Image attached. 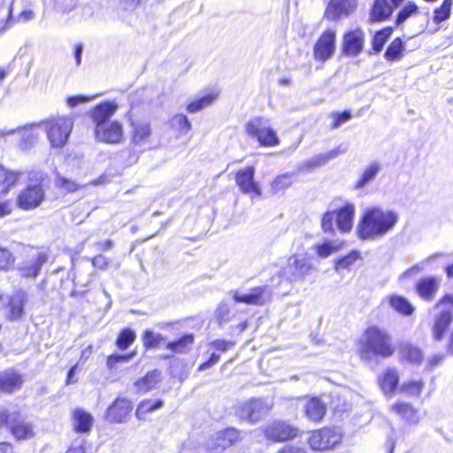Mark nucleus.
Returning a JSON list of instances; mask_svg holds the SVG:
<instances>
[{
	"label": "nucleus",
	"mask_w": 453,
	"mask_h": 453,
	"mask_svg": "<svg viewBox=\"0 0 453 453\" xmlns=\"http://www.w3.org/2000/svg\"><path fill=\"white\" fill-rule=\"evenodd\" d=\"M25 174L24 172H9L0 165V187L4 190L14 186L19 180Z\"/></svg>",
	"instance_id": "39"
},
{
	"label": "nucleus",
	"mask_w": 453,
	"mask_h": 453,
	"mask_svg": "<svg viewBox=\"0 0 453 453\" xmlns=\"http://www.w3.org/2000/svg\"><path fill=\"white\" fill-rule=\"evenodd\" d=\"M95 140L107 144H119L124 140L122 123L111 120L94 127Z\"/></svg>",
	"instance_id": "8"
},
{
	"label": "nucleus",
	"mask_w": 453,
	"mask_h": 453,
	"mask_svg": "<svg viewBox=\"0 0 453 453\" xmlns=\"http://www.w3.org/2000/svg\"><path fill=\"white\" fill-rule=\"evenodd\" d=\"M364 43V31L359 28L351 30L343 35L342 51L348 57H357L362 52Z\"/></svg>",
	"instance_id": "15"
},
{
	"label": "nucleus",
	"mask_w": 453,
	"mask_h": 453,
	"mask_svg": "<svg viewBox=\"0 0 453 453\" xmlns=\"http://www.w3.org/2000/svg\"><path fill=\"white\" fill-rule=\"evenodd\" d=\"M254 175L255 168L253 166L239 170L235 175L236 184L243 194H253L260 196L261 189L259 185L255 182Z\"/></svg>",
	"instance_id": "18"
},
{
	"label": "nucleus",
	"mask_w": 453,
	"mask_h": 453,
	"mask_svg": "<svg viewBox=\"0 0 453 453\" xmlns=\"http://www.w3.org/2000/svg\"><path fill=\"white\" fill-rule=\"evenodd\" d=\"M401 356L403 359L412 364H418L423 358L421 350L410 344L402 346Z\"/></svg>",
	"instance_id": "44"
},
{
	"label": "nucleus",
	"mask_w": 453,
	"mask_h": 453,
	"mask_svg": "<svg viewBox=\"0 0 453 453\" xmlns=\"http://www.w3.org/2000/svg\"><path fill=\"white\" fill-rule=\"evenodd\" d=\"M73 427L79 433H87L90 431L93 417L81 409H77L73 411Z\"/></svg>",
	"instance_id": "33"
},
{
	"label": "nucleus",
	"mask_w": 453,
	"mask_h": 453,
	"mask_svg": "<svg viewBox=\"0 0 453 453\" xmlns=\"http://www.w3.org/2000/svg\"><path fill=\"white\" fill-rule=\"evenodd\" d=\"M438 287L439 281L434 277H429L420 280L416 286V290L422 299L430 301L434 299Z\"/></svg>",
	"instance_id": "29"
},
{
	"label": "nucleus",
	"mask_w": 453,
	"mask_h": 453,
	"mask_svg": "<svg viewBox=\"0 0 453 453\" xmlns=\"http://www.w3.org/2000/svg\"><path fill=\"white\" fill-rule=\"evenodd\" d=\"M306 417L314 422L320 421L326 414V407L319 398L312 397L307 401L304 406Z\"/></svg>",
	"instance_id": "30"
},
{
	"label": "nucleus",
	"mask_w": 453,
	"mask_h": 453,
	"mask_svg": "<svg viewBox=\"0 0 453 453\" xmlns=\"http://www.w3.org/2000/svg\"><path fill=\"white\" fill-rule=\"evenodd\" d=\"M335 49V32L325 31L314 45L313 56L318 61L324 62L330 58Z\"/></svg>",
	"instance_id": "14"
},
{
	"label": "nucleus",
	"mask_w": 453,
	"mask_h": 453,
	"mask_svg": "<svg viewBox=\"0 0 453 453\" xmlns=\"http://www.w3.org/2000/svg\"><path fill=\"white\" fill-rule=\"evenodd\" d=\"M46 260L47 257L44 254H39L35 258L24 262L19 268L21 276L26 278L36 277Z\"/></svg>",
	"instance_id": "32"
},
{
	"label": "nucleus",
	"mask_w": 453,
	"mask_h": 453,
	"mask_svg": "<svg viewBox=\"0 0 453 453\" xmlns=\"http://www.w3.org/2000/svg\"><path fill=\"white\" fill-rule=\"evenodd\" d=\"M264 433L268 440L284 441L299 436L301 431L286 422L273 421L265 427Z\"/></svg>",
	"instance_id": "11"
},
{
	"label": "nucleus",
	"mask_w": 453,
	"mask_h": 453,
	"mask_svg": "<svg viewBox=\"0 0 453 453\" xmlns=\"http://www.w3.org/2000/svg\"><path fill=\"white\" fill-rule=\"evenodd\" d=\"M160 380L161 372L157 370H154L136 380L134 387L136 392L145 394L153 389Z\"/></svg>",
	"instance_id": "31"
},
{
	"label": "nucleus",
	"mask_w": 453,
	"mask_h": 453,
	"mask_svg": "<svg viewBox=\"0 0 453 453\" xmlns=\"http://www.w3.org/2000/svg\"><path fill=\"white\" fill-rule=\"evenodd\" d=\"M170 126L181 134H188L191 129V123L183 114H176L170 119Z\"/></svg>",
	"instance_id": "45"
},
{
	"label": "nucleus",
	"mask_w": 453,
	"mask_h": 453,
	"mask_svg": "<svg viewBox=\"0 0 453 453\" xmlns=\"http://www.w3.org/2000/svg\"><path fill=\"white\" fill-rule=\"evenodd\" d=\"M342 440V434L335 427H324L311 433L309 444L313 450L328 449Z\"/></svg>",
	"instance_id": "9"
},
{
	"label": "nucleus",
	"mask_w": 453,
	"mask_h": 453,
	"mask_svg": "<svg viewBox=\"0 0 453 453\" xmlns=\"http://www.w3.org/2000/svg\"><path fill=\"white\" fill-rule=\"evenodd\" d=\"M28 184L17 197V205L25 211L39 207L45 199L46 189L50 187L48 175L41 171H30L27 173Z\"/></svg>",
	"instance_id": "3"
},
{
	"label": "nucleus",
	"mask_w": 453,
	"mask_h": 453,
	"mask_svg": "<svg viewBox=\"0 0 453 453\" xmlns=\"http://www.w3.org/2000/svg\"><path fill=\"white\" fill-rule=\"evenodd\" d=\"M380 171V165L379 163H372L370 165L363 173V175L356 183V188H362L367 183L371 182Z\"/></svg>",
	"instance_id": "46"
},
{
	"label": "nucleus",
	"mask_w": 453,
	"mask_h": 453,
	"mask_svg": "<svg viewBox=\"0 0 453 453\" xmlns=\"http://www.w3.org/2000/svg\"><path fill=\"white\" fill-rule=\"evenodd\" d=\"M27 302L28 294L26 291H15L9 298L6 319L12 321L21 319L25 315V305Z\"/></svg>",
	"instance_id": "16"
},
{
	"label": "nucleus",
	"mask_w": 453,
	"mask_h": 453,
	"mask_svg": "<svg viewBox=\"0 0 453 453\" xmlns=\"http://www.w3.org/2000/svg\"><path fill=\"white\" fill-rule=\"evenodd\" d=\"M219 89L216 87L207 88L201 95L194 98L188 105L189 113L197 112L210 106L219 96Z\"/></svg>",
	"instance_id": "26"
},
{
	"label": "nucleus",
	"mask_w": 453,
	"mask_h": 453,
	"mask_svg": "<svg viewBox=\"0 0 453 453\" xmlns=\"http://www.w3.org/2000/svg\"><path fill=\"white\" fill-rule=\"evenodd\" d=\"M56 185L67 192H75L80 188V185L77 184L75 181L64 178L62 176L57 177Z\"/></svg>",
	"instance_id": "53"
},
{
	"label": "nucleus",
	"mask_w": 453,
	"mask_h": 453,
	"mask_svg": "<svg viewBox=\"0 0 453 453\" xmlns=\"http://www.w3.org/2000/svg\"><path fill=\"white\" fill-rule=\"evenodd\" d=\"M344 245L342 241H328L325 242L321 244H316L314 249L318 254V256L321 258H326L331 254L341 250Z\"/></svg>",
	"instance_id": "38"
},
{
	"label": "nucleus",
	"mask_w": 453,
	"mask_h": 453,
	"mask_svg": "<svg viewBox=\"0 0 453 453\" xmlns=\"http://www.w3.org/2000/svg\"><path fill=\"white\" fill-rule=\"evenodd\" d=\"M230 313V309L228 305L225 302H221L217 310L216 316L219 321H226L228 319V316Z\"/></svg>",
	"instance_id": "60"
},
{
	"label": "nucleus",
	"mask_w": 453,
	"mask_h": 453,
	"mask_svg": "<svg viewBox=\"0 0 453 453\" xmlns=\"http://www.w3.org/2000/svg\"><path fill=\"white\" fill-rule=\"evenodd\" d=\"M134 356V352L127 355L114 354L108 357L107 365L109 368H113L117 363L127 362Z\"/></svg>",
	"instance_id": "55"
},
{
	"label": "nucleus",
	"mask_w": 453,
	"mask_h": 453,
	"mask_svg": "<svg viewBox=\"0 0 453 453\" xmlns=\"http://www.w3.org/2000/svg\"><path fill=\"white\" fill-rule=\"evenodd\" d=\"M277 453H306V451L299 447L295 446H284L280 450H279Z\"/></svg>",
	"instance_id": "64"
},
{
	"label": "nucleus",
	"mask_w": 453,
	"mask_h": 453,
	"mask_svg": "<svg viewBox=\"0 0 453 453\" xmlns=\"http://www.w3.org/2000/svg\"><path fill=\"white\" fill-rule=\"evenodd\" d=\"M12 262V254L5 249H0V270H6Z\"/></svg>",
	"instance_id": "56"
},
{
	"label": "nucleus",
	"mask_w": 453,
	"mask_h": 453,
	"mask_svg": "<svg viewBox=\"0 0 453 453\" xmlns=\"http://www.w3.org/2000/svg\"><path fill=\"white\" fill-rule=\"evenodd\" d=\"M361 360L370 362L375 357L387 358L395 353L390 334L384 328L370 326L357 341Z\"/></svg>",
	"instance_id": "2"
},
{
	"label": "nucleus",
	"mask_w": 453,
	"mask_h": 453,
	"mask_svg": "<svg viewBox=\"0 0 453 453\" xmlns=\"http://www.w3.org/2000/svg\"><path fill=\"white\" fill-rule=\"evenodd\" d=\"M313 265L306 254H295L288 257L281 269V276L290 283L303 282L313 271Z\"/></svg>",
	"instance_id": "6"
},
{
	"label": "nucleus",
	"mask_w": 453,
	"mask_h": 453,
	"mask_svg": "<svg viewBox=\"0 0 453 453\" xmlns=\"http://www.w3.org/2000/svg\"><path fill=\"white\" fill-rule=\"evenodd\" d=\"M219 360V355L216 353H212L206 362L201 364L198 367L199 371H205L211 368L213 365L217 364Z\"/></svg>",
	"instance_id": "63"
},
{
	"label": "nucleus",
	"mask_w": 453,
	"mask_h": 453,
	"mask_svg": "<svg viewBox=\"0 0 453 453\" xmlns=\"http://www.w3.org/2000/svg\"><path fill=\"white\" fill-rule=\"evenodd\" d=\"M165 340L162 334L150 330H146L142 336L143 344L146 348H157Z\"/></svg>",
	"instance_id": "49"
},
{
	"label": "nucleus",
	"mask_w": 453,
	"mask_h": 453,
	"mask_svg": "<svg viewBox=\"0 0 453 453\" xmlns=\"http://www.w3.org/2000/svg\"><path fill=\"white\" fill-rule=\"evenodd\" d=\"M333 117L334 118V121L332 124V128H337L342 124L349 121L351 119V114L349 111H345L342 113H334Z\"/></svg>",
	"instance_id": "57"
},
{
	"label": "nucleus",
	"mask_w": 453,
	"mask_h": 453,
	"mask_svg": "<svg viewBox=\"0 0 453 453\" xmlns=\"http://www.w3.org/2000/svg\"><path fill=\"white\" fill-rule=\"evenodd\" d=\"M133 410L132 402L118 397L106 410L105 418L110 423L121 424L128 420Z\"/></svg>",
	"instance_id": "12"
},
{
	"label": "nucleus",
	"mask_w": 453,
	"mask_h": 453,
	"mask_svg": "<svg viewBox=\"0 0 453 453\" xmlns=\"http://www.w3.org/2000/svg\"><path fill=\"white\" fill-rule=\"evenodd\" d=\"M41 125L50 146L62 149L68 142L73 127V119L69 116H54L42 121Z\"/></svg>",
	"instance_id": "4"
},
{
	"label": "nucleus",
	"mask_w": 453,
	"mask_h": 453,
	"mask_svg": "<svg viewBox=\"0 0 453 453\" xmlns=\"http://www.w3.org/2000/svg\"><path fill=\"white\" fill-rule=\"evenodd\" d=\"M389 303L391 307L396 311L397 312L408 316L412 314L414 311V307L410 303V302L400 296H392L389 298Z\"/></svg>",
	"instance_id": "42"
},
{
	"label": "nucleus",
	"mask_w": 453,
	"mask_h": 453,
	"mask_svg": "<svg viewBox=\"0 0 453 453\" xmlns=\"http://www.w3.org/2000/svg\"><path fill=\"white\" fill-rule=\"evenodd\" d=\"M23 383V376L13 369L0 372V392L13 393L19 390Z\"/></svg>",
	"instance_id": "25"
},
{
	"label": "nucleus",
	"mask_w": 453,
	"mask_h": 453,
	"mask_svg": "<svg viewBox=\"0 0 453 453\" xmlns=\"http://www.w3.org/2000/svg\"><path fill=\"white\" fill-rule=\"evenodd\" d=\"M210 345L216 350L226 352L229 349L233 348L234 343L225 340H216L210 343Z\"/></svg>",
	"instance_id": "59"
},
{
	"label": "nucleus",
	"mask_w": 453,
	"mask_h": 453,
	"mask_svg": "<svg viewBox=\"0 0 453 453\" xmlns=\"http://www.w3.org/2000/svg\"><path fill=\"white\" fill-rule=\"evenodd\" d=\"M66 453H86V443L83 440H77L73 442Z\"/></svg>",
	"instance_id": "62"
},
{
	"label": "nucleus",
	"mask_w": 453,
	"mask_h": 453,
	"mask_svg": "<svg viewBox=\"0 0 453 453\" xmlns=\"http://www.w3.org/2000/svg\"><path fill=\"white\" fill-rule=\"evenodd\" d=\"M452 4L453 0H443L441 5L434 10V21L436 24H439L449 18Z\"/></svg>",
	"instance_id": "48"
},
{
	"label": "nucleus",
	"mask_w": 453,
	"mask_h": 453,
	"mask_svg": "<svg viewBox=\"0 0 453 453\" xmlns=\"http://www.w3.org/2000/svg\"><path fill=\"white\" fill-rule=\"evenodd\" d=\"M95 97H96V96H69L66 100V103H67L68 106L75 107L80 104L88 103L90 100L94 99Z\"/></svg>",
	"instance_id": "58"
},
{
	"label": "nucleus",
	"mask_w": 453,
	"mask_h": 453,
	"mask_svg": "<svg viewBox=\"0 0 453 453\" xmlns=\"http://www.w3.org/2000/svg\"><path fill=\"white\" fill-rule=\"evenodd\" d=\"M131 127V145L143 150L149 148L152 135L150 123L146 120H134Z\"/></svg>",
	"instance_id": "13"
},
{
	"label": "nucleus",
	"mask_w": 453,
	"mask_h": 453,
	"mask_svg": "<svg viewBox=\"0 0 453 453\" xmlns=\"http://www.w3.org/2000/svg\"><path fill=\"white\" fill-rule=\"evenodd\" d=\"M246 133L257 140L260 145L273 147L280 141L275 131L269 126L268 121L263 118H253L246 124Z\"/></svg>",
	"instance_id": "7"
},
{
	"label": "nucleus",
	"mask_w": 453,
	"mask_h": 453,
	"mask_svg": "<svg viewBox=\"0 0 453 453\" xmlns=\"http://www.w3.org/2000/svg\"><path fill=\"white\" fill-rule=\"evenodd\" d=\"M399 219L398 214L381 207L367 208L357 226V234L361 240H378L392 232Z\"/></svg>",
	"instance_id": "1"
},
{
	"label": "nucleus",
	"mask_w": 453,
	"mask_h": 453,
	"mask_svg": "<svg viewBox=\"0 0 453 453\" xmlns=\"http://www.w3.org/2000/svg\"><path fill=\"white\" fill-rule=\"evenodd\" d=\"M134 339L135 334L132 330L127 328L121 331L117 339L116 344L119 349L123 350L127 349L134 342Z\"/></svg>",
	"instance_id": "50"
},
{
	"label": "nucleus",
	"mask_w": 453,
	"mask_h": 453,
	"mask_svg": "<svg viewBox=\"0 0 453 453\" xmlns=\"http://www.w3.org/2000/svg\"><path fill=\"white\" fill-rule=\"evenodd\" d=\"M193 344L194 335L192 334H187L176 341L168 342L166 349L173 353L186 354L190 351Z\"/></svg>",
	"instance_id": "34"
},
{
	"label": "nucleus",
	"mask_w": 453,
	"mask_h": 453,
	"mask_svg": "<svg viewBox=\"0 0 453 453\" xmlns=\"http://www.w3.org/2000/svg\"><path fill=\"white\" fill-rule=\"evenodd\" d=\"M360 254L359 252L353 250L349 253L347 256L340 258L335 264V270L339 271L341 269H348L351 265H353L357 259H359Z\"/></svg>",
	"instance_id": "52"
},
{
	"label": "nucleus",
	"mask_w": 453,
	"mask_h": 453,
	"mask_svg": "<svg viewBox=\"0 0 453 453\" xmlns=\"http://www.w3.org/2000/svg\"><path fill=\"white\" fill-rule=\"evenodd\" d=\"M390 410L410 425H417L420 420L418 411L411 403L396 402L391 405Z\"/></svg>",
	"instance_id": "28"
},
{
	"label": "nucleus",
	"mask_w": 453,
	"mask_h": 453,
	"mask_svg": "<svg viewBox=\"0 0 453 453\" xmlns=\"http://www.w3.org/2000/svg\"><path fill=\"white\" fill-rule=\"evenodd\" d=\"M95 6L92 4H84L78 10L79 19L81 21H87L92 19L95 15Z\"/></svg>",
	"instance_id": "54"
},
{
	"label": "nucleus",
	"mask_w": 453,
	"mask_h": 453,
	"mask_svg": "<svg viewBox=\"0 0 453 453\" xmlns=\"http://www.w3.org/2000/svg\"><path fill=\"white\" fill-rule=\"evenodd\" d=\"M230 295L236 303H244L246 304L252 305H262L270 297V293L267 287H257L250 289L249 293L245 294L233 290L230 292Z\"/></svg>",
	"instance_id": "17"
},
{
	"label": "nucleus",
	"mask_w": 453,
	"mask_h": 453,
	"mask_svg": "<svg viewBox=\"0 0 453 453\" xmlns=\"http://www.w3.org/2000/svg\"><path fill=\"white\" fill-rule=\"evenodd\" d=\"M117 109L118 104L114 102H104L95 106L90 112L94 126L110 122V118L113 116Z\"/></svg>",
	"instance_id": "27"
},
{
	"label": "nucleus",
	"mask_w": 453,
	"mask_h": 453,
	"mask_svg": "<svg viewBox=\"0 0 453 453\" xmlns=\"http://www.w3.org/2000/svg\"><path fill=\"white\" fill-rule=\"evenodd\" d=\"M357 0H331L325 12V17L329 19L348 16L357 8Z\"/></svg>",
	"instance_id": "21"
},
{
	"label": "nucleus",
	"mask_w": 453,
	"mask_h": 453,
	"mask_svg": "<svg viewBox=\"0 0 453 453\" xmlns=\"http://www.w3.org/2000/svg\"><path fill=\"white\" fill-rule=\"evenodd\" d=\"M425 383L422 380H410L403 382L398 388V391L410 397H418L420 395Z\"/></svg>",
	"instance_id": "43"
},
{
	"label": "nucleus",
	"mask_w": 453,
	"mask_h": 453,
	"mask_svg": "<svg viewBox=\"0 0 453 453\" xmlns=\"http://www.w3.org/2000/svg\"><path fill=\"white\" fill-rule=\"evenodd\" d=\"M392 12L393 8L388 0H375L371 12V19L372 21L383 20L388 19Z\"/></svg>",
	"instance_id": "36"
},
{
	"label": "nucleus",
	"mask_w": 453,
	"mask_h": 453,
	"mask_svg": "<svg viewBox=\"0 0 453 453\" xmlns=\"http://www.w3.org/2000/svg\"><path fill=\"white\" fill-rule=\"evenodd\" d=\"M163 406L161 400H144L141 402L136 409L135 416L139 420H145L146 415L153 411L158 410Z\"/></svg>",
	"instance_id": "40"
},
{
	"label": "nucleus",
	"mask_w": 453,
	"mask_h": 453,
	"mask_svg": "<svg viewBox=\"0 0 453 453\" xmlns=\"http://www.w3.org/2000/svg\"><path fill=\"white\" fill-rule=\"evenodd\" d=\"M355 206L352 203H346L337 211H327L321 220V227L325 233H334V221L337 228L342 233H349L353 226Z\"/></svg>",
	"instance_id": "5"
},
{
	"label": "nucleus",
	"mask_w": 453,
	"mask_h": 453,
	"mask_svg": "<svg viewBox=\"0 0 453 453\" xmlns=\"http://www.w3.org/2000/svg\"><path fill=\"white\" fill-rule=\"evenodd\" d=\"M296 177V174L295 173H286L277 176L270 186L272 194L276 195L284 192L295 182Z\"/></svg>",
	"instance_id": "35"
},
{
	"label": "nucleus",
	"mask_w": 453,
	"mask_h": 453,
	"mask_svg": "<svg viewBox=\"0 0 453 453\" xmlns=\"http://www.w3.org/2000/svg\"><path fill=\"white\" fill-rule=\"evenodd\" d=\"M379 384L384 395L389 398L392 397L398 389L399 385V373L397 369L395 367H388L385 369L379 377Z\"/></svg>",
	"instance_id": "23"
},
{
	"label": "nucleus",
	"mask_w": 453,
	"mask_h": 453,
	"mask_svg": "<svg viewBox=\"0 0 453 453\" xmlns=\"http://www.w3.org/2000/svg\"><path fill=\"white\" fill-rule=\"evenodd\" d=\"M404 44L400 38H395L385 51L384 58L388 61H397L403 57Z\"/></svg>",
	"instance_id": "41"
},
{
	"label": "nucleus",
	"mask_w": 453,
	"mask_h": 453,
	"mask_svg": "<svg viewBox=\"0 0 453 453\" xmlns=\"http://www.w3.org/2000/svg\"><path fill=\"white\" fill-rule=\"evenodd\" d=\"M270 409V405L265 400L251 399L240 403L236 407V415L243 420L255 423L265 416Z\"/></svg>",
	"instance_id": "10"
},
{
	"label": "nucleus",
	"mask_w": 453,
	"mask_h": 453,
	"mask_svg": "<svg viewBox=\"0 0 453 453\" xmlns=\"http://www.w3.org/2000/svg\"><path fill=\"white\" fill-rule=\"evenodd\" d=\"M41 123L31 124L22 128L21 146L25 149L32 147L39 139V132L37 127H41Z\"/></svg>",
	"instance_id": "37"
},
{
	"label": "nucleus",
	"mask_w": 453,
	"mask_h": 453,
	"mask_svg": "<svg viewBox=\"0 0 453 453\" xmlns=\"http://www.w3.org/2000/svg\"><path fill=\"white\" fill-rule=\"evenodd\" d=\"M438 309L440 311L434 319L432 336L435 341L441 342L452 322V312L450 308L441 307Z\"/></svg>",
	"instance_id": "22"
},
{
	"label": "nucleus",
	"mask_w": 453,
	"mask_h": 453,
	"mask_svg": "<svg viewBox=\"0 0 453 453\" xmlns=\"http://www.w3.org/2000/svg\"><path fill=\"white\" fill-rule=\"evenodd\" d=\"M8 427L12 434L19 441L27 440L34 436L33 425L18 412H12L10 416Z\"/></svg>",
	"instance_id": "19"
},
{
	"label": "nucleus",
	"mask_w": 453,
	"mask_h": 453,
	"mask_svg": "<svg viewBox=\"0 0 453 453\" xmlns=\"http://www.w3.org/2000/svg\"><path fill=\"white\" fill-rule=\"evenodd\" d=\"M92 265L95 268L100 270H105L108 267L109 261L106 257L103 255H97L94 257L91 260Z\"/></svg>",
	"instance_id": "61"
},
{
	"label": "nucleus",
	"mask_w": 453,
	"mask_h": 453,
	"mask_svg": "<svg viewBox=\"0 0 453 453\" xmlns=\"http://www.w3.org/2000/svg\"><path fill=\"white\" fill-rule=\"evenodd\" d=\"M418 12V6L411 1L407 2L401 11L398 12L395 23L397 26L403 24L411 16H413Z\"/></svg>",
	"instance_id": "47"
},
{
	"label": "nucleus",
	"mask_w": 453,
	"mask_h": 453,
	"mask_svg": "<svg viewBox=\"0 0 453 453\" xmlns=\"http://www.w3.org/2000/svg\"><path fill=\"white\" fill-rule=\"evenodd\" d=\"M347 151V146L339 145L337 148L331 150L328 152L316 155L309 159L305 164L300 166V171H311L316 167L326 165L330 160L337 157L340 155L344 154Z\"/></svg>",
	"instance_id": "24"
},
{
	"label": "nucleus",
	"mask_w": 453,
	"mask_h": 453,
	"mask_svg": "<svg viewBox=\"0 0 453 453\" xmlns=\"http://www.w3.org/2000/svg\"><path fill=\"white\" fill-rule=\"evenodd\" d=\"M240 440V433L234 428H226L225 430L219 431L214 437L211 439L209 447L214 450L215 453H219Z\"/></svg>",
	"instance_id": "20"
},
{
	"label": "nucleus",
	"mask_w": 453,
	"mask_h": 453,
	"mask_svg": "<svg viewBox=\"0 0 453 453\" xmlns=\"http://www.w3.org/2000/svg\"><path fill=\"white\" fill-rule=\"evenodd\" d=\"M391 28H385L377 32L372 39V48L374 51L379 52L382 50L385 42L391 35Z\"/></svg>",
	"instance_id": "51"
}]
</instances>
